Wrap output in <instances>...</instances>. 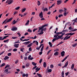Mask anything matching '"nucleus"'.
Segmentation results:
<instances>
[{"label":"nucleus","mask_w":77,"mask_h":77,"mask_svg":"<svg viewBox=\"0 0 77 77\" xmlns=\"http://www.w3.org/2000/svg\"><path fill=\"white\" fill-rule=\"evenodd\" d=\"M46 26H47V25H45L44 26H41L40 27V28H39V29L41 30V32L39 33H38V35H42V34L44 33V32H43V31H44V30L45 32V30H46L47 29L46 28H44V27H46Z\"/></svg>","instance_id":"obj_1"},{"label":"nucleus","mask_w":77,"mask_h":77,"mask_svg":"<svg viewBox=\"0 0 77 77\" xmlns=\"http://www.w3.org/2000/svg\"><path fill=\"white\" fill-rule=\"evenodd\" d=\"M12 19H13V17H11L9 19H7L2 23V24H6V23L11 21Z\"/></svg>","instance_id":"obj_2"},{"label":"nucleus","mask_w":77,"mask_h":77,"mask_svg":"<svg viewBox=\"0 0 77 77\" xmlns=\"http://www.w3.org/2000/svg\"><path fill=\"white\" fill-rule=\"evenodd\" d=\"M12 3H13L12 0H7L6 2V3H7L8 5H11Z\"/></svg>","instance_id":"obj_3"},{"label":"nucleus","mask_w":77,"mask_h":77,"mask_svg":"<svg viewBox=\"0 0 77 77\" xmlns=\"http://www.w3.org/2000/svg\"><path fill=\"white\" fill-rule=\"evenodd\" d=\"M62 32H60L56 33V34L54 36V38H57L59 34H62Z\"/></svg>","instance_id":"obj_4"},{"label":"nucleus","mask_w":77,"mask_h":77,"mask_svg":"<svg viewBox=\"0 0 77 77\" xmlns=\"http://www.w3.org/2000/svg\"><path fill=\"white\" fill-rule=\"evenodd\" d=\"M63 37V36L61 35H58V37H57V39H61L62 40V39H63L64 38L63 37Z\"/></svg>","instance_id":"obj_5"},{"label":"nucleus","mask_w":77,"mask_h":77,"mask_svg":"<svg viewBox=\"0 0 77 77\" xmlns=\"http://www.w3.org/2000/svg\"><path fill=\"white\" fill-rule=\"evenodd\" d=\"M71 37V36H69L68 37V36H66L63 39V40L65 41V40H66V39H68L69 38H70Z\"/></svg>","instance_id":"obj_6"},{"label":"nucleus","mask_w":77,"mask_h":77,"mask_svg":"<svg viewBox=\"0 0 77 77\" xmlns=\"http://www.w3.org/2000/svg\"><path fill=\"white\" fill-rule=\"evenodd\" d=\"M68 65V61H67L65 63V66H63L62 67V68H65V67H66V66H67V65Z\"/></svg>","instance_id":"obj_7"},{"label":"nucleus","mask_w":77,"mask_h":77,"mask_svg":"<svg viewBox=\"0 0 77 77\" xmlns=\"http://www.w3.org/2000/svg\"><path fill=\"white\" fill-rule=\"evenodd\" d=\"M57 4L58 5H59L60 4H61V3H62V1L58 0L57 1Z\"/></svg>","instance_id":"obj_8"},{"label":"nucleus","mask_w":77,"mask_h":77,"mask_svg":"<svg viewBox=\"0 0 77 77\" xmlns=\"http://www.w3.org/2000/svg\"><path fill=\"white\" fill-rule=\"evenodd\" d=\"M17 30V28L16 27H13L11 29V30H12L13 31H15V30Z\"/></svg>","instance_id":"obj_9"},{"label":"nucleus","mask_w":77,"mask_h":77,"mask_svg":"<svg viewBox=\"0 0 77 77\" xmlns=\"http://www.w3.org/2000/svg\"><path fill=\"white\" fill-rule=\"evenodd\" d=\"M39 16L40 17V18H43V15L42 14V12L39 14Z\"/></svg>","instance_id":"obj_10"},{"label":"nucleus","mask_w":77,"mask_h":77,"mask_svg":"<svg viewBox=\"0 0 77 77\" xmlns=\"http://www.w3.org/2000/svg\"><path fill=\"white\" fill-rule=\"evenodd\" d=\"M14 46L15 48H18L19 46V44H15L14 45Z\"/></svg>","instance_id":"obj_11"},{"label":"nucleus","mask_w":77,"mask_h":77,"mask_svg":"<svg viewBox=\"0 0 77 77\" xmlns=\"http://www.w3.org/2000/svg\"><path fill=\"white\" fill-rule=\"evenodd\" d=\"M40 69H41V68H39L38 69V67H37L36 69H35V72H38V71H39V70H40Z\"/></svg>","instance_id":"obj_12"},{"label":"nucleus","mask_w":77,"mask_h":77,"mask_svg":"<svg viewBox=\"0 0 77 77\" xmlns=\"http://www.w3.org/2000/svg\"><path fill=\"white\" fill-rule=\"evenodd\" d=\"M9 59V57L6 56L4 58V60H8Z\"/></svg>","instance_id":"obj_13"},{"label":"nucleus","mask_w":77,"mask_h":77,"mask_svg":"<svg viewBox=\"0 0 77 77\" xmlns=\"http://www.w3.org/2000/svg\"><path fill=\"white\" fill-rule=\"evenodd\" d=\"M33 43H35L37 45H38V42L36 41H34L33 42Z\"/></svg>","instance_id":"obj_14"},{"label":"nucleus","mask_w":77,"mask_h":77,"mask_svg":"<svg viewBox=\"0 0 77 77\" xmlns=\"http://www.w3.org/2000/svg\"><path fill=\"white\" fill-rule=\"evenodd\" d=\"M55 38H54L52 40V42H54L55 41H56V40H58V39H57V37H55Z\"/></svg>","instance_id":"obj_15"},{"label":"nucleus","mask_w":77,"mask_h":77,"mask_svg":"<svg viewBox=\"0 0 77 77\" xmlns=\"http://www.w3.org/2000/svg\"><path fill=\"white\" fill-rule=\"evenodd\" d=\"M54 56H58L59 55V52H56L54 53Z\"/></svg>","instance_id":"obj_16"},{"label":"nucleus","mask_w":77,"mask_h":77,"mask_svg":"<svg viewBox=\"0 0 77 77\" xmlns=\"http://www.w3.org/2000/svg\"><path fill=\"white\" fill-rule=\"evenodd\" d=\"M61 54L62 56H63L64 55H65V51H63V52H62L61 53Z\"/></svg>","instance_id":"obj_17"},{"label":"nucleus","mask_w":77,"mask_h":77,"mask_svg":"<svg viewBox=\"0 0 77 77\" xmlns=\"http://www.w3.org/2000/svg\"><path fill=\"white\" fill-rule=\"evenodd\" d=\"M42 10L44 11V12H45V11H48V9L47 8H43Z\"/></svg>","instance_id":"obj_18"},{"label":"nucleus","mask_w":77,"mask_h":77,"mask_svg":"<svg viewBox=\"0 0 77 77\" xmlns=\"http://www.w3.org/2000/svg\"><path fill=\"white\" fill-rule=\"evenodd\" d=\"M33 44L32 43H31L30 44L28 45L27 46V47H30Z\"/></svg>","instance_id":"obj_19"},{"label":"nucleus","mask_w":77,"mask_h":77,"mask_svg":"<svg viewBox=\"0 0 77 77\" xmlns=\"http://www.w3.org/2000/svg\"><path fill=\"white\" fill-rule=\"evenodd\" d=\"M43 66H44V68H45V67H46V66H47L46 63H45V62H44V63Z\"/></svg>","instance_id":"obj_20"},{"label":"nucleus","mask_w":77,"mask_h":77,"mask_svg":"<svg viewBox=\"0 0 77 77\" xmlns=\"http://www.w3.org/2000/svg\"><path fill=\"white\" fill-rule=\"evenodd\" d=\"M77 45V43H75L74 44L72 45V47H75V46H76Z\"/></svg>","instance_id":"obj_21"},{"label":"nucleus","mask_w":77,"mask_h":77,"mask_svg":"<svg viewBox=\"0 0 77 77\" xmlns=\"http://www.w3.org/2000/svg\"><path fill=\"white\" fill-rule=\"evenodd\" d=\"M26 10V8H25L23 9L21 11L23 13V12H25Z\"/></svg>","instance_id":"obj_22"},{"label":"nucleus","mask_w":77,"mask_h":77,"mask_svg":"<svg viewBox=\"0 0 77 77\" xmlns=\"http://www.w3.org/2000/svg\"><path fill=\"white\" fill-rule=\"evenodd\" d=\"M8 69H9V68L6 69L4 71L6 73L8 72Z\"/></svg>","instance_id":"obj_23"},{"label":"nucleus","mask_w":77,"mask_h":77,"mask_svg":"<svg viewBox=\"0 0 77 77\" xmlns=\"http://www.w3.org/2000/svg\"><path fill=\"white\" fill-rule=\"evenodd\" d=\"M74 64H72L71 67V69H74Z\"/></svg>","instance_id":"obj_24"},{"label":"nucleus","mask_w":77,"mask_h":77,"mask_svg":"<svg viewBox=\"0 0 77 77\" xmlns=\"http://www.w3.org/2000/svg\"><path fill=\"white\" fill-rule=\"evenodd\" d=\"M49 45H50V47H52V43H51V42H49Z\"/></svg>","instance_id":"obj_25"},{"label":"nucleus","mask_w":77,"mask_h":77,"mask_svg":"<svg viewBox=\"0 0 77 77\" xmlns=\"http://www.w3.org/2000/svg\"><path fill=\"white\" fill-rule=\"evenodd\" d=\"M15 23H16L15 22V20H14L12 23V25H14V24H15Z\"/></svg>","instance_id":"obj_26"},{"label":"nucleus","mask_w":77,"mask_h":77,"mask_svg":"<svg viewBox=\"0 0 77 77\" xmlns=\"http://www.w3.org/2000/svg\"><path fill=\"white\" fill-rule=\"evenodd\" d=\"M37 4L38 6H40V5H41V2H39V1H38Z\"/></svg>","instance_id":"obj_27"},{"label":"nucleus","mask_w":77,"mask_h":77,"mask_svg":"<svg viewBox=\"0 0 77 77\" xmlns=\"http://www.w3.org/2000/svg\"><path fill=\"white\" fill-rule=\"evenodd\" d=\"M44 46L42 47V48L41 49V51L42 52L43 51V49H44Z\"/></svg>","instance_id":"obj_28"},{"label":"nucleus","mask_w":77,"mask_h":77,"mask_svg":"<svg viewBox=\"0 0 77 77\" xmlns=\"http://www.w3.org/2000/svg\"><path fill=\"white\" fill-rule=\"evenodd\" d=\"M6 65V64L5 63H3L1 66V67H2V66H5Z\"/></svg>","instance_id":"obj_29"},{"label":"nucleus","mask_w":77,"mask_h":77,"mask_svg":"<svg viewBox=\"0 0 77 77\" xmlns=\"http://www.w3.org/2000/svg\"><path fill=\"white\" fill-rule=\"evenodd\" d=\"M66 59H67V57H66L64 58V59H63V60H62V62H64V61H65V60H66Z\"/></svg>","instance_id":"obj_30"},{"label":"nucleus","mask_w":77,"mask_h":77,"mask_svg":"<svg viewBox=\"0 0 77 77\" xmlns=\"http://www.w3.org/2000/svg\"><path fill=\"white\" fill-rule=\"evenodd\" d=\"M9 39H7L6 40H4V42H8Z\"/></svg>","instance_id":"obj_31"},{"label":"nucleus","mask_w":77,"mask_h":77,"mask_svg":"<svg viewBox=\"0 0 77 77\" xmlns=\"http://www.w3.org/2000/svg\"><path fill=\"white\" fill-rule=\"evenodd\" d=\"M48 72H51L52 70L51 69H50L48 70Z\"/></svg>","instance_id":"obj_32"},{"label":"nucleus","mask_w":77,"mask_h":77,"mask_svg":"<svg viewBox=\"0 0 77 77\" xmlns=\"http://www.w3.org/2000/svg\"><path fill=\"white\" fill-rule=\"evenodd\" d=\"M75 33L74 32V33H70V36H72V35H74V34H75Z\"/></svg>","instance_id":"obj_33"},{"label":"nucleus","mask_w":77,"mask_h":77,"mask_svg":"<svg viewBox=\"0 0 77 77\" xmlns=\"http://www.w3.org/2000/svg\"><path fill=\"white\" fill-rule=\"evenodd\" d=\"M37 74L39 77H42V75L40 74L37 73Z\"/></svg>","instance_id":"obj_34"},{"label":"nucleus","mask_w":77,"mask_h":77,"mask_svg":"<svg viewBox=\"0 0 77 77\" xmlns=\"http://www.w3.org/2000/svg\"><path fill=\"white\" fill-rule=\"evenodd\" d=\"M32 64L33 65H34V66H36V63H35V62H32Z\"/></svg>","instance_id":"obj_35"},{"label":"nucleus","mask_w":77,"mask_h":77,"mask_svg":"<svg viewBox=\"0 0 77 77\" xmlns=\"http://www.w3.org/2000/svg\"><path fill=\"white\" fill-rule=\"evenodd\" d=\"M8 67H9V65H7L5 68V69H6V68H8Z\"/></svg>","instance_id":"obj_36"},{"label":"nucleus","mask_w":77,"mask_h":77,"mask_svg":"<svg viewBox=\"0 0 77 77\" xmlns=\"http://www.w3.org/2000/svg\"><path fill=\"white\" fill-rule=\"evenodd\" d=\"M29 20H28L27 22L25 24V25L26 26V25H28V24H29Z\"/></svg>","instance_id":"obj_37"},{"label":"nucleus","mask_w":77,"mask_h":77,"mask_svg":"<svg viewBox=\"0 0 77 77\" xmlns=\"http://www.w3.org/2000/svg\"><path fill=\"white\" fill-rule=\"evenodd\" d=\"M28 32H32V30H31V29H29L28 30H27Z\"/></svg>","instance_id":"obj_38"},{"label":"nucleus","mask_w":77,"mask_h":77,"mask_svg":"<svg viewBox=\"0 0 77 77\" xmlns=\"http://www.w3.org/2000/svg\"><path fill=\"white\" fill-rule=\"evenodd\" d=\"M20 8V7H17L16 8H15V9H16V10H18V9H19Z\"/></svg>","instance_id":"obj_39"},{"label":"nucleus","mask_w":77,"mask_h":77,"mask_svg":"<svg viewBox=\"0 0 77 77\" xmlns=\"http://www.w3.org/2000/svg\"><path fill=\"white\" fill-rule=\"evenodd\" d=\"M13 51H17V49L15 48L13 50Z\"/></svg>","instance_id":"obj_40"},{"label":"nucleus","mask_w":77,"mask_h":77,"mask_svg":"<svg viewBox=\"0 0 77 77\" xmlns=\"http://www.w3.org/2000/svg\"><path fill=\"white\" fill-rule=\"evenodd\" d=\"M23 50H24V48H22V49H20V51H22L23 53H24V51H23Z\"/></svg>","instance_id":"obj_41"},{"label":"nucleus","mask_w":77,"mask_h":77,"mask_svg":"<svg viewBox=\"0 0 77 77\" xmlns=\"http://www.w3.org/2000/svg\"><path fill=\"white\" fill-rule=\"evenodd\" d=\"M12 55V54H11V53H9L8 54V56H11V55Z\"/></svg>","instance_id":"obj_42"},{"label":"nucleus","mask_w":77,"mask_h":77,"mask_svg":"<svg viewBox=\"0 0 77 77\" xmlns=\"http://www.w3.org/2000/svg\"><path fill=\"white\" fill-rule=\"evenodd\" d=\"M53 67H54V66L53 65V64H51L50 66L51 68H53Z\"/></svg>","instance_id":"obj_43"},{"label":"nucleus","mask_w":77,"mask_h":77,"mask_svg":"<svg viewBox=\"0 0 77 77\" xmlns=\"http://www.w3.org/2000/svg\"><path fill=\"white\" fill-rule=\"evenodd\" d=\"M29 51H32V48L30 47L29 48Z\"/></svg>","instance_id":"obj_44"},{"label":"nucleus","mask_w":77,"mask_h":77,"mask_svg":"<svg viewBox=\"0 0 77 77\" xmlns=\"http://www.w3.org/2000/svg\"><path fill=\"white\" fill-rule=\"evenodd\" d=\"M17 11H15L14 12V15H17Z\"/></svg>","instance_id":"obj_45"},{"label":"nucleus","mask_w":77,"mask_h":77,"mask_svg":"<svg viewBox=\"0 0 77 77\" xmlns=\"http://www.w3.org/2000/svg\"><path fill=\"white\" fill-rule=\"evenodd\" d=\"M59 50L58 49H57L54 50V51L55 52V51H58Z\"/></svg>","instance_id":"obj_46"},{"label":"nucleus","mask_w":77,"mask_h":77,"mask_svg":"<svg viewBox=\"0 0 77 77\" xmlns=\"http://www.w3.org/2000/svg\"><path fill=\"white\" fill-rule=\"evenodd\" d=\"M18 62H19L18 60H17L15 62V63H16V64L18 63Z\"/></svg>","instance_id":"obj_47"},{"label":"nucleus","mask_w":77,"mask_h":77,"mask_svg":"<svg viewBox=\"0 0 77 77\" xmlns=\"http://www.w3.org/2000/svg\"><path fill=\"white\" fill-rule=\"evenodd\" d=\"M37 67V66H35L34 67H33V68H32V70H33V69H35V68H36Z\"/></svg>","instance_id":"obj_48"},{"label":"nucleus","mask_w":77,"mask_h":77,"mask_svg":"<svg viewBox=\"0 0 77 77\" xmlns=\"http://www.w3.org/2000/svg\"><path fill=\"white\" fill-rule=\"evenodd\" d=\"M59 11L60 12H63V10H62V9L60 10H59Z\"/></svg>","instance_id":"obj_49"},{"label":"nucleus","mask_w":77,"mask_h":77,"mask_svg":"<svg viewBox=\"0 0 77 77\" xmlns=\"http://www.w3.org/2000/svg\"><path fill=\"white\" fill-rule=\"evenodd\" d=\"M31 58V56L30 55H29L28 57V60H30V59Z\"/></svg>","instance_id":"obj_50"},{"label":"nucleus","mask_w":77,"mask_h":77,"mask_svg":"<svg viewBox=\"0 0 77 77\" xmlns=\"http://www.w3.org/2000/svg\"><path fill=\"white\" fill-rule=\"evenodd\" d=\"M42 59H40V60L39 61V63H41V62H42Z\"/></svg>","instance_id":"obj_51"},{"label":"nucleus","mask_w":77,"mask_h":77,"mask_svg":"<svg viewBox=\"0 0 77 77\" xmlns=\"http://www.w3.org/2000/svg\"><path fill=\"white\" fill-rule=\"evenodd\" d=\"M3 37H0V40H3Z\"/></svg>","instance_id":"obj_52"},{"label":"nucleus","mask_w":77,"mask_h":77,"mask_svg":"<svg viewBox=\"0 0 77 77\" xmlns=\"http://www.w3.org/2000/svg\"><path fill=\"white\" fill-rule=\"evenodd\" d=\"M37 29H38V28L34 29V30H33V32H34L35 31H36V30H37Z\"/></svg>","instance_id":"obj_53"},{"label":"nucleus","mask_w":77,"mask_h":77,"mask_svg":"<svg viewBox=\"0 0 77 77\" xmlns=\"http://www.w3.org/2000/svg\"><path fill=\"white\" fill-rule=\"evenodd\" d=\"M17 37H12V38L13 39H16V38H17Z\"/></svg>","instance_id":"obj_54"},{"label":"nucleus","mask_w":77,"mask_h":77,"mask_svg":"<svg viewBox=\"0 0 77 77\" xmlns=\"http://www.w3.org/2000/svg\"><path fill=\"white\" fill-rule=\"evenodd\" d=\"M17 35H19V37H20V36H21V34L20 33H17Z\"/></svg>","instance_id":"obj_55"},{"label":"nucleus","mask_w":77,"mask_h":77,"mask_svg":"<svg viewBox=\"0 0 77 77\" xmlns=\"http://www.w3.org/2000/svg\"><path fill=\"white\" fill-rule=\"evenodd\" d=\"M76 30H77L76 29H74L72 30L71 32H75V31H76Z\"/></svg>","instance_id":"obj_56"},{"label":"nucleus","mask_w":77,"mask_h":77,"mask_svg":"<svg viewBox=\"0 0 77 77\" xmlns=\"http://www.w3.org/2000/svg\"><path fill=\"white\" fill-rule=\"evenodd\" d=\"M29 63H27L26 64V66L27 67L29 66Z\"/></svg>","instance_id":"obj_57"},{"label":"nucleus","mask_w":77,"mask_h":77,"mask_svg":"<svg viewBox=\"0 0 77 77\" xmlns=\"http://www.w3.org/2000/svg\"><path fill=\"white\" fill-rule=\"evenodd\" d=\"M62 16H63V15L62 14H60L58 16V17L59 18H60V17H62Z\"/></svg>","instance_id":"obj_58"},{"label":"nucleus","mask_w":77,"mask_h":77,"mask_svg":"<svg viewBox=\"0 0 77 77\" xmlns=\"http://www.w3.org/2000/svg\"><path fill=\"white\" fill-rule=\"evenodd\" d=\"M32 15H35V12H33L32 13Z\"/></svg>","instance_id":"obj_59"},{"label":"nucleus","mask_w":77,"mask_h":77,"mask_svg":"<svg viewBox=\"0 0 77 77\" xmlns=\"http://www.w3.org/2000/svg\"><path fill=\"white\" fill-rule=\"evenodd\" d=\"M66 15H67V13H66L64 12V16H66Z\"/></svg>","instance_id":"obj_60"},{"label":"nucleus","mask_w":77,"mask_h":77,"mask_svg":"<svg viewBox=\"0 0 77 77\" xmlns=\"http://www.w3.org/2000/svg\"><path fill=\"white\" fill-rule=\"evenodd\" d=\"M5 53V51H3V52H1L0 53V55H2V54H3V53Z\"/></svg>","instance_id":"obj_61"},{"label":"nucleus","mask_w":77,"mask_h":77,"mask_svg":"<svg viewBox=\"0 0 77 77\" xmlns=\"http://www.w3.org/2000/svg\"><path fill=\"white\" fill-rule=\"evenodd\" d=\"M29 54L27 53H26L25 54V56H28V55H29Z\"/></svg>","instance_id":"obj_62"},{"label":"nucleus","mask_w":77,"mask_h":77,"mask_svg":"<svg viewBox=\"0 0 77 77\" xmlns=\"http://www.w3.org/2000/svg\"><path fill=\"white\" fill-rule=\"evenodd\" d=\"M29 35V33H28V32L25 33L24 35L26 36V35Z\"/></svg>","instance_id":"obj_63"},{"label":"nucleus","mask_w":77,"mask_h":77,"mask_svg":"<svg viewBox=\"0 0 77 77\" xmlns=\"http://www.w3.org/2000/svg\"><path fill=\"white\" fill-rule=\"evenodd\" d=\"M42 54V52H40L39 53V54L40 55H41V54Z\"/></svg>","instance_id":"obj_64"}]
</instances>
